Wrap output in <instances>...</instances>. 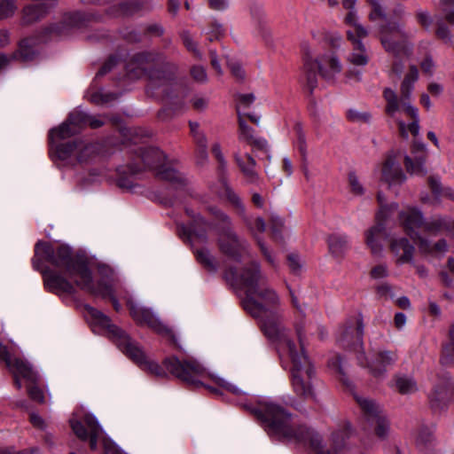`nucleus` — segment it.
I'll list each match as a JSON object with an SVG mask.
<instances>
[{
  "label": "nucleus",
  "instance_id": "obj_1",
  "mask_svg": "<svg viewBox=\"0 0 454 454\" xmlns=\"http://www.w3.org/2000/svg\"><path fill=\"white\" fill-rule=\"evenodd\" d=\"M232 285L235 289L245 291L242 306L260 321L262 330L269 339L282 342L283 339L290 338L278 311L280 298L268 285V278L262 274L260 262H252L239 273L235 272Z\"/></svg>",
  "mask_w": 454,
  "mask_h": 454
},
{
  "label": "nucleus",
  "instance_id": "obj_2",
  "mask_svg": "<svg viewBox=\"0 0 454 454\" xmlns=\"http://www.w3.org/2000/svg\"><path fill=\"white\" fill-rule=\"evenodd\" d=\"M242 405L260 421L269 435L308 446L315 454H339L349 436L345 429L333 433V450H325L322 436L305 425L294 424L292 414L281 405L273 402H258L255 405L245 403Z\"/></svg>",
  "mask_w": 454,
  "mask_h": 454
},
{
  "label": "nucleus",
  "instance_id": "obj_3",
  "mask_svg": "<svg viewBox=\"0 0 454 454\" xmlns=\"http://www.w3.org/2000/svg\"><path fill=\"white\" fill-rule=\"evenodd\" d=\"M43 246L45 253L52 263L57 266L65 267L70 282L65 276L51 269L43 271L44 287L51 293L73 295L76 293V287L92 295L102 298L111 297L113 306L116 311L121 309V304L113 296V288L105 280H99L96 284L93 281L92 272L89 268L87 261L79 255H74L67 247H61L53 253L52 249L45 244Z\"/></svg>",
  "mask_w": 454,
  "mask_h": 454
},
{
  "label": "nucleus",
  "instance_id": "obj_4",
  "mask_svg": "<svg viewBox=\"0 0 454 454\" xmlns=\"http://www.w3.org/2000/svg\"><path fill=\"white\" fill-rule=\"evenodd\" d=\"M294 330L298 343L291 338H285L278 343L286 350L292 363V386L294 393L301 397L309 398L314 395L312 379L315 376V370L305 351L306 327L303 318L294 323Z\"/></svg>",
  "mask_w": 454,
  "mask_h": 454
},
{
  "label": "nucleus",
  "instance_id": "obj_5",
  "mask_svg": "<svg viewBox=\"0 0 454 454\" xmlns=\"http://www.w3.org/2000/svg\"><path fill=\"white\" fill-rule=\"evenodd\" d=\"M85 309L93 323L106 329L110 338L118 348L142 370L159 378L167 376L165 370L154 361L150 360L138 343L132 340L130 337L118 326L113 325L109 317L91 306L87 305Z\"/></svg>",
  "mask_w": 454,
  "mask_h": 454
},
{
  "label": "nucleus",
  "instance_id": "obj_6",
  "mask_svg": "<svg viewBox=\"0 0 454 454\" xmlns=\"http://www.w3.org/2000/svg\"><path fill=\"white\" fill-rule=\"evenodd\" d=\"M166 370L178 380L196 387L204 386L215 395H223L227 389L223 379L207 372L206 367L197 359L188 357L179 359L176 356L167 357L163 361Z\"/></svg>",
  "mask_w": 454,
  "mask_h": 454
},
{
  "label": "nucleus",
  "instance_id": "obj_7",
  "mask_svg": "<svg viewBox=\"0 0 454 454\" xmlns=\"http://www.w3.org/2000/svg\"><path fill=\"white\" fill-rule=\"evenodd\" d=\"M135 154L131 162L128 164L130 174L135 175L142 170L150 169L155 171L159 178L170 182L176 188L186 184V179L180 172L166 165V157L160 149L140 147Z\"/></svg>",
  "mask_w": 454,
  "mask_h": 454
},
{
  "label": "nucleus",
  "instance_id": "obj_8",
  "mask_svg": "<svg viewBox=\"0 0 454 454\" xmlns=\"http://www.w3.org/2000/svg\"><path fill=\"white\" fill-rule=\"evenodd\" d=\"M126 68L129 79L147 76L151 89L165 84L176 70L175 66L165 63L160 57L146 52L135 54Z\"/></svg>",
  "mask_w": 454,
  "mask_h": 454
},
{
  "label": "nucleus",
  "instance_id": "obj_9",
  "mask_svg": "<svg viewBox=\"0 0 454 454\" xmlns=\"http://www.w3.org/2000/svg\"><path fill=\"white\" fill-rule=\"evenodd\" d=\"M379 34L380 43L387 53L395 58L411 53L412 43L409 40L408 33L399 22H388L380 26Z\"/></svg>",
  "mask_w": 454,
  "mask_h": 454
},
{
  "label": "nucleus",
  "instance_id": "obj_10",
  "mask_svg": "<svg viewBox=\"0 0 454 454\" xmlns=\"http://www.w3.org/2000/svg\"><path fill=\"white\" fill-rule=\"evenodd\" d=\"M419 78V71L415 66H411L409 73L405 75L401 84V97L398 98L395 90L385 88L383 98L386 101L385 112L390 117H395L401 109H408L411 105L410 99L413 90V85Z\"/></svg>",
  "mask_w": 454,
  "mask_h": 454
},
{
  "label": "nucleus",
  "instance_id": "obj_11",
  "mask_svg": "<svg viewBox=\"0 0 454 454\" xmlns=\"http://www.w3.org/2000/svg\"><path fill=\"white\" fill-rule=\"evenodd\" d=\"M98 145L74 140L57 146V155L61 160H75L78 163H88L98 153Z\"/></svg>",
  "mask_w": 454,
  "mask_h": 454
},
{
  "label": "nucleus",
  "instance_id": "obj_12",
  "mask_svg": "<svg viewBox=\"0 0 454 454\" xmlns=\"http://www.w3.org/2000/svg\"><path fill=\"white\" fill-rule=\"evenodd\" d=\"M217 255H213L207 249H200L194 252L198 262L209 272L215 273L224 270L227 265V233L220 231L216 237Z\"/></svg>",
  "mask_w": 454,
  "mask_h": 454
},
{
  "label": "nucleus",
  "instance_id": "obj_13",
  "mask_svg": "<svg viewBox=\"0 0 454 454\" xmlns=\"http://www.w3.org/2000/svg\"><path fill=\"white\" fill-rule=\"evenodd\" d=\"M364 324L361 317L348 323L340 332L338 342L344 348L352 349L359 354L357 359L361 364L366 362L363 352Z\"/></svg>",
  "mask_w": 454,
  "mask_h": 454
},
{
  "label": "nucleus",
  "instance_id": "obj_14",
  "mask_svg": "<svg viewBox=\"0 0 454 454\" xmlns=\"http://www.w3.org/2000/svg\"><path fill=\"white\" fill-rule=\"evenodd\" d=\"M70 426L74 434L82 441L90 439V447L96 450L98 441L103 430L97 418L92 414L84 415L82 420L70 419Z\"/></svg>",
  "mask_w": 454,
  "mask_h": 454
},
{
  "label": "nucleus",
  "instance_id": "obj_15",
  "mask_svg": "<svg viewBox=\"0 0 454 454\" xmlns=\"http://www.w3.org/2000/svg\"><path fill=\"white\" fill-rule=\"evenodd\" d=\"M365 419L372 424H375V433L378 437L384 439L389 430V424L378 403L373 400L361 396H355Z\"/></svg>",
  "mask_w": 454,
  "mask_h": 454
},
{
  "label": "nucleus",
  "instance_id": "obj_16",
  "mask_svg": "<svg viewBox=\"0 0 454 454\" xmlns=\"http://www.w3.org/2000/svg\"><path fill=\"white\" fill-rule=\"evenodd\" d=\"M0 362H4L6 366L14 375V382L18 388H21L20 378L27 379L35 382L37 379L34 369L27 363L19 358H12L8 352L7 347L0 342Z\"/></svg>",
  "mask_w": 454,
  "mask_h": 454
},
{
  "label": "nucleus",
  "instance_id": "obj_17",
  "mask_svg": "<svg viewBox=\"0 0 454 454\" xmlns=\"http://www.w3.org/2000/svg\"><path fill=\"white\" fill-rule=\"evenodd\" d=\"M378 201L380 204V210L376 215L377 223L365 232V242L373 255H380L382 252L380 239L385 234L384 219L386 218V208L383 207V196L378 193Z\"/></svg>",
  "mask_w": 454,
  "mask_h": 454
},
{
  "label": "nucleus",
  "instance_id": "obj_18",
  "mask_svg": "<svg viewBox=\"0 0 454 454\" xmlns=\"http://www.w3.org/2000/svg\"><path fill=\"white\" fill-rule=\"evenodd\" d=\"M397 152L390 151L382 164L380 181L386 183L389 187L401 185L406 180L398 160Z\"/></svg>",
  "mask_w": 454,
  "mask_h": 454
},
{
  "label": "nucleus",
  "instance_id": "obj_19",
  "mask_svg": "<svg viewBox=\"0 0 454 454\" xmlns=\"http://www.w3.org/2000/svg\"><path fill=\"white\" fill-rule=\"evenodd\" d=\"M85 113L75 111L69 114L67 120L58 128L50 130L49 137L51 142L67 139L81 129V122L85 121Z\"/></svg>",
  "mask_w": 454,
  "mask_h": 454
},
{
  "label": "nucleus",
  "instance_id": "obj_20",
  "mask_svg": "<svg viewBox=\"0 0 454 454\" xmlns=\"http://www.w3.org/2000/svg\"><path fill=\"white\" fill-rule=\"evenodd\" d=\"M399 220L406 234L417 244L419 238H422L418 231L424 226L425 218L422 212L418 208L409 207L399 213Z\"/></svg>",
  "mask_w": 454,
  "mask_h": 454
},
{
  "label": "nucleus",
  "instance_id": "obj_21",
  "mask_svg": "<svg viewBox=\"0 0 454 454\" xmlns=\"http://www.w3.org/2000/svg\"><path fill=\"white\" fill-rule=\"evenodd\" d=\"M129 313L137 324L145 325L160 333H168V327L160 321L151 309L137 304H131L129 306Z\"/></svg>",
  "mask_w": 454,
  "mask_h": 454
},
{
  "label": "nucleus",
  "instance_id": "obj_22",
  "mask_svg": "<svg viewBox=\"0 0 454 454\" xmlns=\"http://www.w3.org/2000/svg\"><path fill=\"white\" fill-rule=\"evenodd\" d=\"M397 360L398 355L396 351L380 349L368 366L371 373L374 377L380 378L384 376L387 368L392 367Z\"/></svg>",
  "mask_w": 454,
  "mask_h": 454
},
{
  "label": "nucleus",
  "instance_id": "obj_23",
  "mask_svg": "<svg viewBox=\"0 0 454 454\" xmlns=\"http://www.w3.org/2000/svg\"><path fill=\"white\" fill-rule=\"evenodd\" d=\"M239 120V137L241 141H246L256 150L266 154L267 160H270L271 156L269 153L268 142L263 137H255L254 130L247 125L242 115L238 117Z\"/></svg>",
  "mask_w": 454,
  "mask_h": 454
},
{
  "label": "nucleus",
  "instance_id": "obj_24",
  "mask_svg": "<svg viewBox=\"0 0 454 454\" xmlns=\"http://www.w3.org/2000/svg\"><path fill=\"white\" fill-rule=\"evenodd\" d=\"M303 57V73L305 79V86L312 94L315 88L317 86V66L316 59L313 58V52L309 49L307 43L302 44Z\"/></svg>",
  "mask_w": 454,
  "mask_h": 454
},
{
  "label": "nucleus",
  "instance_id": "obj_25",
  "mask_svg": "<svg viewBox=\"0 0 454 454\" xmlns=\"http://www.w3.org/2000/svg\"><path fill=\"white\" fill-rule=\"evenodd\" d=\"M249 257V244L246 239L229 230V264L241 262Z\"/></svg>",
  "mask_w": 454,
  "mask_h": 454
},
{
  "label": "nucleus",
  "instance_id": "obj_26",
  "mask_svg": "<svg viewBox=\"0 0 454 454\" xmlns=\"http://www.w3.org/2000/svg\"><path fill=\"white\" fill-rule=\"evenodd\" d=\"M233 157L246 181L249 184H259L260 176L255 170V160L248 153H245L243 156L235 153Z\"/></svg>",
  "mask_w": 454,
  "mask_h": 454
},
{
  "label": "nucleus",
  "instance_id": "obj_27",
  "mask_svg": "<svg viewBox=\"0 0 454 454\" xmlns=\"http://www.w3.org/2000/svg\"><path fill=\"white\" fill-rule=\"evenodd\" d=\"M315 59L318 72L325 79H332L335 74H340L342 70L340 60L334 53L325 54L320 58V59Z\"/></svg>",
  "mask_w": 454,
  "mask_h": 454
},
{
  "label": "nucleus",
  "instance_id": "obj_28",
  "mask_svg": "<svg viewBox=\"0 0 454 454\" xmlns=\"http://www.w3.org/2000/svg\"><path fill=\"white\" fill-rule=\"evenodd\" d=\"M389 248L398 263L411 262L415 248L406 238L392 239Z\"/></svg>",
  "mask_w": 454,
  "mask_h": 454
},
{
  "label": "nucleus",
  "instance_id": "obj_29",
  "mask_svg": "<svg viewBox=\"0 0 454 454\" xmlns=\"http://www.w3.org/2000/svg\"><path fill=\"white\" fill-rule=\"evenodd\" d=\"M417 155L412 159L409 155L404 157V166L408 173L411 175L425 176L427 168L425 161L427 159V152L424 145H419L414 148Z\"/></svg>",
  "mask_w": 454,
  "mask_h": 454
},
{
  "label": "nucleus",
  "instance_id": "obj_30",
  "mask_svg": "<svg viewBox=\"0 0 454 454\" xmlns=\"http://www.w3.org/2000/svg\"><path fill=\"white\" fill-rule=\"evenodd\" d=\"M346 35L348 40L351 42L354 51L348 58L349 62L355 66H365L369 58L362 43L363 38L356 37L351 29H348Z\"/></svg>",
  "mask_w": 454,
  "mask_h": 454
},
{
  "label": "nucleus",
  "instance_id": "obj_31",
  "mask_svg": "<svg viewBox=\"0 0 454 454\" xmlns=\"http://www.w3.org/2000/svg\"><path fill=\"white\" fill-rule=\"evenodd\" d=\"M36 2L24 9V20L27 23L37 21L43 18L53 5L55 0H33Z\"/></svg>",
  "mask_w": 454,
  "mask_h": 454
},
{
  "label": "nucleus",
  "instance_id": "obj_32",
  "mask_svg": "<svg viewBox=\"0 0 454 454\" xmlns=\"http://www.w3.org/2000/svg\"><path fill=\"white\" fill-rule=\"evenodd\" d=\"M328 249L333 258L341 261L349 248L346 235L332 234L327 239Z\"/></svg>",
  "mask_w": 454,
  "mask_h": 454
},
{
  "label": "nucleus",
  "instance_id": "obj_33",
  "mask_svg": "<svg viewBox=\"0 0 454 454\" xmlns=\"http://www.w3.org/2000/svg\"><path fill=\"white\" fill-rule=\"evenodd\" d=\"M403 111L412 119V121L406 126L405 122L403 121H398V128L400 135L407 139L409 137L408 130L414 136H418L419 132V119L418 109L414 106H408V109H403Z\"/></svg>",
  "mask_w": 454,
  "mask_h": 454
},
{
  "label": "nucleus",
  "instance_id": "obj_34",
  "mask_svg": "<svg viewBox=\"0 0 454 454\" xmlns=\"http://www.w3.org/2000/svg\"><path fill=\"white\" fill-rule=\"evenodd\" d=\"M417 246L419 252L425 254L436 255L444 254L448 250V244L444 239H441L435 243L432 244L427 239L419 238V241L417 243Z\"/></svg>",
  "mask_w": 454,
  "mask_h": 454
},
{
  "label": "nucleus",
  "instance_id": "obj_35",
  "mask_svg": "<svg viewBox=\"0 0 454 454\" xmlns=\"http://www.w3.org/2000/svg\"><path fill=\"white\" fill-rule=\"evenodd\" d=\"M428 186L435 200H440L442 197H445L454 201V190L450 186L443 187L440 177L430 176L428 177Z\"/></svg>",
  "mask_w": 454,
  "mask_h": 454
},
{
  "label": "nucleus",
  "instance_id": "obj_36",
  "mask_svg": "<svg viewBox=\"0 0 454 454\" xmlns=\"http://www.w3.org/2000/svg\"><path fill=\"white\" fill-rule=\"evenodd\" d=\"M450 229V221L442 215H435L428 220H424V231L437 235L441 231H449Z\"/></svg>",
  "mask_w": 454,
  "mask_h": 454
},
{
  "label": "nucleus",
  "instance_id": "obj_37",
  "mask_svg": "<svg viewBox=\"0 0 454 454\" xmlns=\"http://www.w3.org/2000/svg\"><path fill=\"white\" fill-rule=\"evenodd\" d=\"M39 244H45V245H48L53 251V253L57 252L59 248L61 247H67L68 248L70 251H72L70 249V247H67V246H59L57 248H53L52 246L47 242H43V241H38L36 244H35V257L33 258L32 260V263H33V267L35 270H39L40 269V262H39V260L36 258L37 256H42L43 259H45L47 262H49L51 264H52L54 267L61 270L69 278V275L67 274V270H66V268L65 267H60V266H57L55 265L54 263H52L51 262V260L49 259L47 254L45 253L43 246H39ZM73 254V252H71Z\"/></svg>",
  "mask_w": 454,
  "mask_h": 454
},
{
  "label": "nucleus",
  "instance_id": "obj_38",
  "mask_svg": "<svg viewBox=\"0 0 454 454\" xmlns=\"http://www.w3.org/2000/svg\"><path fill=\"white\" fill-rule=\"evenodd\" d=\"M344 22L346 25L353 27L351 30L356 37L358 38H365L369 32L361 23L358 21V17L356 10L348 11V14L344 19Z\"/></svg>",
  "mask_w": 454,
  "mask_h": 454
},
{
  "label": "nucleus",
  "instance_id": "obj_39",
  "mask_svg": "<svg viewBox=\"0 0 454 454\" xmlns=\"http://www.w3.org/2000/svg\"><path fill=\"white\" fill-rule=\"evenodd\" d=\"M395 387L402 395H409L417 391V382L411 376L396 375L395 378Z\"/></svg>",
  "mask_w": 454,
  "mask_h": 454
},
{
  "label": "nucleus",
  "instance_id": "obj_40",
  "mask_svg": "<svg viewBox=\"0 0 454 454\" xmlns=\"http://www.w3.org/2000/svg\"><path fill=\"white\" fill-rule=\"evenodd\" d=\"M247 8L252 19L255 21L259 29H264L265 12L262 3L257 0H248Z\"/></svg>",
  "mask_w": 454,
  "mask_h": 454
},
{
  "label": "nucleus",
  "instance_id": "obj_41",
  "mask_svg": "<svg viewBox=\"0 0 454 454\" xmlns=\"http://www.w3.org/2000/svg\"><path fill=\"white\" fill-rule=\"evenodd\" d=\"M433 409L442 408L448 400V388L445 384L436 386L429 395Z\"/></svg>",
  "mask_w": 454,
  "mask_h": 454
},
{
  "label": "nucleus",
  "instance_id": "obj_42",
  "mask_svg": "<svg viewBox=\"0 0 454 454\" xmlns=\"http://www.w3.org/2000/svg\"><path fill=\"white\" fill-rule=\"evenodd\" d=\"M449 343L442 347L441 363L443 365H450L454 363V323L449 330Z\"/></svg>",
  "mask_w": 454,
  "mask_h": 454
},
{
  "label": "nucleus",
  "instance_id": "obj_43",
  "mask_svg": "<svg viewBox=\"0 0 454 454\" xmlns=\"http://www.w3.org/2000/svg\"><path fill=\"white\" fill-rule=\"evenodd\" d=\"M30 43V39L21 41L19 51L11 55L12 59H20L24 62L32 60L35 56V51L33 50Z\"/></svg>",
  "mask_w": 454,
  "mask_h": 454
},
{
  "label": "nucleus",
  "instance_id": "obj_44",
  "mask_svg": "<svg viewBox=\"0 0 454 454\" xmlns=\"http://www.w3.org/2000/svg\"><path fill=\"white\" fill-rule=\"evenodd\" d=\"M238 117L242 115L240 111L246 110L254 102L255 96L253 93H237L233 96Z\"/></svg>",
  "mask_w": 454,
  "mask_h": 454
},
{
  "label": "nucleus",
  "instance_id": "obj_45",
  "mask_svg": "<svg viewBox=\"0 0 454 454\" xmlns=\"http://www.w3.org/2000/svg\"><path fill=\"white\" fill-rule=\"evenodd\" d=\"M256 243L264 260L269 263L270 267H272L274 270H277L278 268V263L274 252L261 238H256Z\"/></svg>",
  "mask_w": 454,
  "mask_h": 454
},
{
  "label": "nucleus",
  "instance_id": "obj_46",
  "mask_svg": "<svg viewBox=\"0 0 454 454\" xmlns=\"http://www.w3.org/2000/svg\"><path fill=\"white\" fill-rule=\"evenodd\" d=\"M229 204H231L233 207L235 213L244 221L247 222V217L246 215V207L240 199V197L235 193L234 192L229 189Z\"/></svg>",
  "mask_w": 454,
  "mask_h": 454
},
{
  "label": "nucleus",
  "instance_id": "obj_47",
  "mask_svg": "<svg viewBox=\"0 0 454 454\" xmlns=\"http://www.w3.org/2000/svg\"><path fill=\"white\" fill-rule=\"evenodd\" d=\"M182 231L187 239L192 243L194 241L205 243L207 239L205 229L197 230L195 226H192L191 228L183 227Z\"/></svg>",
  "mask_w": 454,
  "mask_h": 454
},
{
  "label": "nucleus",
  "instance_id": "obj_48",
  "mask_svg": "<svg viewBox=\"0 0 454 454\" xmlns=\"http://www.w3.org/2000/svg\"><path fill=\"white\" fill-rule=\"evenodd\" d=\"M34 372L36 374L37 376V379L35 382H31L29 381L27 379H25L26 381L27 382V393H28V395L29 397L37 402V403H44V395H43V392L41 388H39L37 387V384L39 382V380H40V377L38 375V373L34 371Z\"/></svg>",
  "mask_w": 454,
  "mask_h": 454
},
{
  "label": "nucleus",
  "instance_id": "obj_49",
  "mask_svg": "<svg viewBox=\"0 0 454 454\" xmlns=\"http://www.w3.org/2000/svg\"><path fill=\"white\" fill-rule=\"evenodd\" d=\"M142 4L137 0L122 2L118 6V13L122 16H130L138 12Z\"/></svg>",
  "mask_w": 454,
  "mask_h": 454
},
{
  "label": "nucleus",
  "instance_id": "obj_50",
  "mask_svg": "<svg viewBox=\"0 0 454 454\" xmlns=\"http://www.w3.org/2000/svg\"><path fill=\"white\" fill-rule=\"evenodd\" d=\"M193 137L198 147V157L202 163L207 158V140L202 132L195 133Z\"/></svg>",
  "mask_w": 454,
  "mask_h": 454
},
{
  "label": "nucleus",
  "instance_id": "obj_51",
  "mask_svg": "<svg viewBox=\"0 0 454 454\" xmlns=\"http://www.w3.org/2000/svg\"><path fill=\"white\" fill-rule=\"evenodd\" d=\"M371 4L372 10L369 14L370 20H376L378 19L386 20L387 14L385 8L379 0H367Z\"/></svg>",
  "mask_w": 454,
  "mask_h": 454
},
{
  "label": "nucleus",
  "instance_id": "obj_52",
  "mask_svg": "<svg viewBox=\"0 0 454 454\" xmlns=\"http://www.w3.org/2000/svg\"><path fill=\"white\" fill-rule=\"evenodd\" d=\"M435 35L438 39L443 41L446 43L451 42V33L448 26L444 23L442 19L436 20Z\"/></svg>",
  "mask_w": 454,
  "mask_h": 454
},
{
  "label": "nucleus",
  "instance_id": "obj_53",
  "mask_svg": "<svg viewBox=\"0 0 454 454\" xmlns=\"http://www.w3.org/2000/svg\"><path fill=\"white\" fill-rule=\"evenodd\" d=\"M283 227H284V220L278 215H272L270 218V231L272 233V237L275 240L281 241L283 239V237H282Z\"/></svg>",
  "mask_w": 454,
  "mask_h": 454
},
{
  "label": "nucleus",
  "instance_id": "obj_54",
  "mask_svg": "<svg viewBox=\"0 0 454 454\" xmlns=\"http://www.w3.org/2000/svg\"><path fill=\"white\" fill-rule=\"evenodd\" d=\"M347 118L353 122L366 123L371 120V114L368 112H359L356 109H349L347 112Z\"/></svg>",
  "mask_w": 454,
  "mask_h": 454
},
{
  "label": "nucleus",
  "instance_id": "obj_55",
  "mask_svg": "<svg viewBox=\"0 0 454 454\" xmlns=\"http://www.w3.org/2000/svg\"><path fill=\"white\" fill-rule=\"evenodd\" d=\"M341 356H339V355H335L333 358H331L329 360V366L335 370L336 372H338L340 374V380L344 383V384H348V379L346 377V374L343 371V368H342V365H341Z\"/></svg>",
  "mask_w": 454,
  "mask_h": 454
},
{
  "label": "nucleus",
  "instance_id": "obj_56",
  "mask_svg": "<svg viewBox=\"0 0 454 454\" xmlns=\"http://www.w3.org/2000/svg\"><path fill=\"white\" fill-rule=\"evenodd\" d=\"M16 10L15 0H3L0 2V19L12 16Z\"/></svg>",
  "mask_w": 454,
  "mask_h": 454
},
{
  "label": "nucleus",
  "instance_id": "obj_57",
  "mask_svg": "<svg viewBox=\"0 0 454 454\" xmlns=\"http://www.w3.org/2000/svg\"><path fill=\"white\" fill-rule=\"evenodd\" d=\"M348 184L352 193H354L355 195L364 194V189L355 172H349Z\"/></svg>",
  "mask_w": 454,
  "mask_h": 454
},
{
  "label": "nucleus",
  "instance_id": "obj_58",
  "mask_svg": "<svg viewBox=\"0 0 454 454\" xmlns=\"http://www.w3.org/2000/svg\"><path fill=\"white\" fill-rule=\"evenodd\" d=\"M230 70L231 75L238 82L241 83L246 80L247 74L241 63L233 62L230 67Z\"/></svg>",
  "mask_w": 454,
  "mask_h": 454
},
{
  "label": "nucleus",
  "instance_id": "obj_59",
  "mask_svg": "<svg viewBox=\"0 0 454 454\" xmlns=\"http://www.w3.org/2000/svg\"><path fill=\"white\" fill-rule=\"evenodd\" d=\"M116 95L113 93H103L102 91H98L93 93L90 96V101L95 104H105L111 102L116 98Z\"/></svg>",
  "mask_w": 454,
  "mask_h": 454
},
{
  "label": "nucleus",
  "instance_id": "obj_60",
  "mask_svg": "<svg viewBox=\"0 0 454 454\" xmlns=\"http://www.w3.org/2000/svg\"><path fill=\"white\" fill-rule=\"evenodd\" d=\"M416 20L418 23L426 30H428L432 24V18L427 11L419 10L416 12Z\"/></svg>",
  "mask_w": 454,
  "mask_h": 454
},
{
  "label": "nucleus",
  "instance_id": "obj_61",
  "mask_svg": "<svg viewBox=\"0 0 454 454\" xmlns=\"http://www.w3.org/2000/svg\"><path fill=\"white\" fill-rule=\"evenodd\" d=\"M224 29L222 25L218 23H212L208 31L207 32L210 41L219 40L223 36Z\"/></svg>",
  "mask_w": 454,
  "mask_h": 454
},
{
  "label": "nucleus",
  "instance_id": "obj_62",
  "mask_svg": "<svg viewBox=\"0 0 454 454\" xmlns=\"http://www.w3.org/2000/svg\"><path fill=\"white\" fill-rule=\"evenodd\" d=\"M325 40L329 43L333 49H338L340 47L342 37L338 33H322Z\"/></svg>",
  "mask_w": 454,
  "mask_h": 454
},
{
  "label": "nucleus",
  "instance_id": "obj_63",
  "mask_svg": "<svg viewBox=\"0 0 454 454\" xmlns=\"http://www.w3.org/2000/svg\"><path fill=\"white\" fill-rule=\"evenodd\" d=\"M102 444L106 454H124L117 444L109 438H103Z\"/></svg>",
  "mask_w": 454,
  "mask_h": 454
},
{
  "label": "nucleus",
  "instance_id": "obj_64",
  "mask_svg": "<svg viewBox=\"0 0 454 454\" xmlns=\"http://www.w3.org/2000/svg\"><path fill=\"white\" fill-rule=\"evenodd\" d=\"M181 38L184 44L189 51L194 52L196 55L200 54L197 50L196 43L192 40V37L188 31H183L181 33Z\"/></svg>",
  "mask_w": 454,
  "mask_h": 454
}]
</instances>
